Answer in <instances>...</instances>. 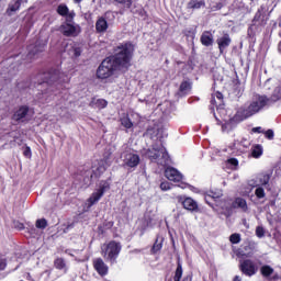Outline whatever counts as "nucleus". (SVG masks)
<instances>
[{"instance_id":"59","label":"nucleus","mask_w":281,"mask_h":281,"mask_svg":"<svg viewBox=\"0 0 281 281\" xmlns=\"http://www.w3.org/2000/svg\"><path fill=\"white\" fill-rule=\"evenodd\" d=\"M223 131H225V125H222Z\"/></svg>"},{"instance_id":"55","label":"nucleus","mask_w":281,"mask_h":281,"mask_svg":"<svg viewBox=\"0 0 281 281\" xmlns=\"http://www.w3.org/2000/svg\"><path fill=\"white\" fill-rule=\"evenodd\" d=\"M99 232H101L102 234H104V232L102 231V226L98 227Z\"/></svg>"},{"instance_id":"12","label":"nucleus","mask_w":281,"mask_h":281,"mask_svg":"<svg viewBox=\"0 0 281 281\" xmlns=\"http://www.w3.org/2000/svg\"><path fill=\"white\" fill-rule=\"evenodd\" d=\"M27 113H30V106L29 105H20L18 110L13 113L11 120L13 122H25V117H27Z\"/></svg>"},{"instance_id":"13","label":"nucleus","mask_w":281,"mask_h":281,"mask_svg":"<svg viewBox=\"0 0 281 281\" xmlns=\"http://www.w3.org/2000/svg\"><path fill=\"white\" fill-rule=\"evenodd\" d=\"M165 177L168 181H173L175 183H179L183 180L181 172L173 167H167L165 169Z\"/></svg>"},{"instance_id":"61","label":"nucleus","mask_w":281,"mask_h":281,"mask_svg":"<svg viewBox=\"0 0 281 281\" xmlns=\"http://www.w3.org/2000/svg\"><path fill=\"white\" fill-rule=\"evenodd\" d=\"M273 280H278V277H273Z\"/></svg>"},{"instance_id":"49","label":"nucleus","mask_w":281,"mask_h":281,"mask_svg":"<svg viewBox=\"0 0 281 281\" xmlns=\"http://www.w3.org/2000/svg\"><path fill=\"white\" fill-rule=\"evenodd\" d=\"M252 133H265V131H262V127H254Z\"/></svg>"},{"instance_id":"24","label":"nucleus","mask_w":281,"mask_h":281,"mask_svg":"<svg viewBox=\"0 0 281 281\" xmlns=\"http://www.w3.org/2000/svg\"><path fill=\"white\" fill-rule=\"evenodd\" d=\"M29 56L32 58V56H36V54H41L45 52V44H41V42H36L35 45L29 46Z\"/></svg>"},{"instance_id":"6","label":"nucleus","mask_w":281,"mask_h":281,"mask_svg":"<svg viewBox=\"0 0 281 281\" xmlns=\"http://www.w3.org/2000/svg\"><path fill=\"white\" fill-rule=\"evenodd\" d=\"M60 76H63V74L58 69H50L45 72H40L36 75L37 85H46L49 87L54 85V82H58V80H60Z\"/></svg>"},{"instance_id":"62","label":"nucleus","mask_w":281,"mask_h":281,"mask_svg":"<svg viewBox=\"0 0 281 281\" xmlns=\"http://www.w3.org/2000/svg\"><path fill=\"white\" fill-rule=\"evenodd\" d=\"M169 281H172V279H170Z\"/></svg>"},{"instance_id":"11","label":"nucleus","mask_w":281,"mask_h":281,"mask_svg":"<svg viewBox=\"0 0 281 281\" xmlns=\"http://www.w3.org/2000/svg\"><path fill=\"white\" fill-rule=\"evenodd\" d=\"M92 267L94 271H97L98 276L101 278H105V276H109V265L104 262V259L101 257L94 258L92 260Z\"/></svg>"},{"instance_id":"21","label":"nucleus","mask_w":281,"mask_h":281,"mask_svg":"<svg viewBox=\"0 0 281 281\" xmlns=\"http://www.w3.org/2000/svg\"><path fill=\"white\" fill-rule=\"evenodd\" d=\"M21 3H23V0H12L7 9L8 16H12L14 12H19L21 10Z\"/></svg>"},{"instance_id":"8","label":"nucleus","mask_w":281,"mask_h":281,"mask_svg":"<svg viewBox=\"0 0 281 281\" xmlns=\"http://www.w3.org/2000/svg\"><path fill=\"white\" fill-rule=\"evenodd\" d=\"M239 271L244 276L251 278V276L258 273V267H256V263L251 259H244L239 262Z\"/></svg>"},{"instance_id":"57","label":"nucleus","mask_w":281,"mask_h":281,"mask_svg":"<svg viewBox=\"0 0 281 281\" xmlns=\"http://www.w3.org/2000/svg\"><path fill=\"white\" fill-rule=\"evenodd\" d=\"M134 251H135L136 254H139V251H142V250H139V249H135Z\"/></svg>"},{"instance_id":"56","label":"nucleus","mask_w":281,"mask_h":281,"mask_svg":"<svg viewBox=\"0 0 281 281\" xmlns=\"http://www.w3.org/2000/svg\"><path fill=\"white\" fill-rule=\"evenodd\" d=\"M278 47H279V52H281V42H279Z\"/></svg>"},{"instance_id":"4","label":"nucleus","mask_w":281,"mask_h":281,"mask_svg":"<svg viewBox=\"0 0 281 281\" xmlns=\"http://www.w3.org/2000/svg\"><path fill=\"white\" fill-rule=\"evenodd\" d=\"M269 9L267 8V4H261L252 20H251V24L248 27V36L250 38H254V36H256V34H259L260 32H262V30H265V27L267 26V23L269 22V18L267 16V11Z\"/></svg>"},{"instance_id":"7","label":"nucleus","mask_w":281,"mask_h":281,"mask_svg":"<svg viewBox=\"0 0 281 281\" xmlns=\"http://www.w3.org/2000/svg\"><path fill=\"white\" fill-rule=\"evenodd\" d=\"M104 16H101L95 22V32L97 34H104V32H106V30H109V22H106V19H111L112 21L115 20V14L113 13V11H106L104 13Z\"/></svg>"},{"instance_id":"34","label":"nucleus","mask_w":281,"mask_h":281,"mask_svg":"<svg viewBox=\"0 0 281 281\" xmlns=\"http://www.w3.org/2000/svg\"><path fill=\"white\" fill-rule=\"evenodd\" d=\"M70 54H72L74 58H80L82 56V48L80 46H72Z\"/></svg>"},{"instance_id":"15","label":"nucleus","mask_w":281,"mask_h":281,"mask_svg":"<svg viewBox=\"0 0 281 281\" xmlns=\"http://www.w3.org/2000/svg\"><path fill=\"white\" fill-rule=\"evenodd\" d=\"M173 281H192V273L186 274L183 277V266L181 265V260L177 261Z\"/></svg>"},{"instance_id":"20","label":"nucleus","mask_w":281,"mask_h":281,"mask_svg":"<svg viewBox=\"0 0 281 281\" xmlns=\"http://www.w3.org/2000/svg\"><path fill=\"white\" fill-rule=\"evenodd\" d=\"M233 210H241V212H247L249 206L247 205V200L243 198H236L232 203Z\"/></svg>"},{"instance_id":"39","label":"nucleus","mask_w":281,"mask_h":281,"mask_svg":"<svg viewBox=\"0 0 281 281\" xmlns=\"http://www.w3.org/2000/svg\"><path fill=\"white\" fill-rule=\"evenodd\" d=\"M255 194H256L257 199H265V196H267V194L265 193V189L262 187H258L255 190Z\"/></svg>"},{"instance_id":"54","label":"nucleus","mask_w":281,"mask_h":281,"mask_svg":"<svg viewBox=\"0 0 281 281\" xmlns=\"http://www.w3.org/2000/svg\"><path fill=\"white\" fill-rule=\"evenodd\" d=\"M74 3H82V0H74Z\"/></svg>"},{"instance_id":"2","label":"nucleus","mask_w":281,"mask_h":281,"mask_svg":"<svg viewBox=\"0 0 281 281\" xmlns=\"http://www.w3.org/2000/svg\"><path fill=\"white\" fill-rule=\"evenodd\" d=\"M270 100L267 95L256 94L255 100L246 109L238 110L229 120V123L238 124L251 117V115H256V113H259L269 104Z\"/></svg>"},{"instance_id":"23","label":"nucleus","mask_w":281,"mask_h":281,"mask_svg":"<svg viewBox=\"0 0 281 281\" xmlns=\"http://www.w3.org/2000/svg\"><path fill=\"white\" fill-rule=\"evenodd\" d=\"M161 249H164V238L160 236H157L154 245L150 248L151 256H156V254H159Z\"/></svg>"},{"instance_id":"41","label":"nucleus","mask_w":281,"mask_h":281,"mask_svg":"<svg viewBox=\"0 0 281 281\" xmlns=\"http://www.w3.org/2000/svg\"><path fill=\"white\" fill-rule=\"evenodd\" d=\"M256 236H257V238H265V227L257 226L256 227Z\"/></svg>"},{"instance_id":"50","label":"nucleus","mask_w":281,"mask_h":281,"mask_svg":"<svg viewBox=\"0 0 281 281\" xmlns=\"http://www.w3.org/2000/svg\"><path fill=\"white\" fill-rule=\"evenodd\" d=\"M223 8V4L221 2L216 3L215 9L221 10Z\"/></svg>"},{"instance_id":"44","label":"nucleus","mask_w":281,"mask_h":281,"mask_svg":"<svg viewBox=\"0 0 281 281\" xmlns=\"http://www.w3.org/2000/svg\"><path fill=\"white\" fill-rule=\"evenodd\" d=\"M23 155H24V157H26L27 159H31V158H32V148H30V146H26V147L24 148Z\"/></svg>"},{"instance_id":"1","label":"nucleus","mask_w":281,"mask_h":281,"mask_svg":"<svg viewBox=\"0 0 281 281\" xmlns=\"http://www.w3.org/2000/svg\"><path fill=\"white\" fill-rule=\"evenodd\" d=\"M133 56H135V45L133 42H123L114 47V54L105 57L95 71L98 80H109L120 74L128 72L132 67Z\"/></svg>"},{"instance_id":"60","label":"nucleus","mask_w":281,"mask_h":281,"mask_svg":"<svg viewBox=\"0 0 281 281\" xmlns=\"http://www.w3.org/2000/svg\"><path fill=\"white\" fill-rule=\"evenodd\" d=\"M249 246H246L244 249H245V251H247V248H248Z\"/></svg>"},{"instance_id":"14","label":"nucleus","mask_w":281,"mask_h":281,"mask_svg":"<svg viewBox=\"0 0 281 281\" xmlns=\"http://www.w3.org/2000/svg\"><path fill=\"white\" fill-rule=\"evenodd\" d=\"M164 130L159 127L157 124H154L151 126H148L145 136L150 137L151 139H162L164 138Z\"/></svg>"},{"instance_id":"46","label":"nucleus","mask_w":281,"mask_h":281,"mask_svg":"<svg viewBox=\"0 0 281 281\" xmlns=\"http://www.w3.org/2000/svg\"><path fill=\"white\" fill-rule=\"evenodd\" d=\"M8 267V261L5 259H0V271H5Z\"/></svg>"},{"instance_id":"42","label":"nucleus","mask_w":281,"mask_h":281,"mask_svg":"<svg viewBox=\"0 0 281 281\" xmlns=\"http://www.w3.org/2000/svg\"><path fill=\"white\" fill-rule=\"evenodd\" d=\"M263 135H265L266 139H270V140L273 139V137H276L273 130L263 131Z\"/></svg>"},{"instance_id":"19","label":"nucleus","mask_w":281,"mask_h":281,"mask_svg":"<svg viewBox=\"0 0 281 281\" xmlns=\"http://www.w3.org/2000/svg\"><path fill=\"white\" fill-rule=\"evenodd\" d=\"M200 42L204 47H212V45H214L212 31H204L200 37Z\"/></svg>"},{"instance_id":"10","label":"nucleus","mask_w":281,"mask_h":281,"mask_svg":"<svg viewBox=\"0 0 281 281\" xmlns=\"http://www.w3.org/2000/svg\"><path fill=\"white\" fill-rule=\"evenodd\" d=\"M178 202H180L182 207L188 212H199V203L190 196L179 195Z\"/></svg>"},{"instance_id":"29","label":"nucleus","mask_w":281,"mask_h":281,"mask_svg":"<svg viewBox=\"0 0 281 281\" xmlns=\"http://www.w3.org/2000/svg\"><path fill=\"white\" fill-rule=\"evenodd\" d=\"M273 268L269 265H265L260 268V273L263 278H270V276H273Z\"/></svg>"},{"instance_id":"5","label":"nucleus","mask_w":281,"mask_h":281,"mask_svg":"<svg viewBox=\"0 0 281 281\" xmlns=\"http://www.w3.org/2000/svg\"><path fill=\"white\" fill-rule=\"evenodd\" d=\"M120 254H122V243L117 240H110L101 248L102 258L111 266L117 265V258H120Z\"/></svg>"},{"instance_id":"38","label":"nucleus","mask_w":281,"mask_h":281,"mask_svg":"<svg viewBox=\"0 0 281 281\" xmlns=\"http://www.w3.org/2000/svg\"><path fill=\"white\" fill-rule=\"evenodd\" d=\"M207 196H210L211 199H214V201H216V199H221L223 196V192L221 191H209Z\"/></svg>"},{"instance_id":"40","label":"nucleus","mask_w":281,"mask_h":281,"mask_svg":"<svg viewBox=\"0 0 281 281\" xmlns=\"http://www.w3.org/2000/svg\"><path fill=\"white\" fill-rule=\"evenodd\" d=\"M269 181H271V176H269V175H263L259 179V182H260L261 186H269Z\"/></svg>"},{"instance_id":"52","label":"nucleus","mask_w":281,"mask_h":281,"mask_svg":"<svg viewBox=\"0 0 281 281\" xmlns=\"http://www.w3.org/2000/svg\"><path fill=\"white\" fill-rule=\"evenodd\" d=\"M211 104H216V99L212 97Z\"/></svg>"},{"instance_id":"9","label":"nucleus","mask_w":281,"mask_h":281,"mask_svg":"<svg viewBox=\"0 0 281 281\" xmlns=\"http://www.w3.org/2000/svg\"><path fill=\"white\" fill-rule=\"evenodd\" d=\"M59 31L63 36L76 38L80 34V26H76L71 22H66L59 26Z\"/></svg>"},{"instance_id":"51","label":"nucleus","mask_w":281,"mask_h":281,"mask_svg":"<svg viewBox=\"0 0 281 281\" xmlns=\"http://www.w3.org/2000/svg\"><path fill=\"white\" fill-rule=\"evenodd\" d=\"M233 281H241V279H240L239 276H235V277L233 278Z\"/></svg>"},{"instance_id":"3","label":"nucleus","mask_w":281,"mask_h":281,"mask_svg":"<svg viewBox=\"0 0 281 281\" xmlns=\"http://www.w3.org/2000/svg\"><path fill=\"white\" fill-rule=\"evenodd\" d=\"M143 157L149 159L151 164H158V166H168V161H170V155H168V150L164 144H153L151 148L144 150Z\"/></svg>"},{"instance_id":"48","label":"nucleus","mask_w":281,"mask_h":281,"mask_svg":"<svg viewBox=\"0 0 281 281\" xmlns=\"http://www.w3.org/2000/svg\"><path fill=\"white\" fill-rule=\"evenodd\" d=\"M228 162L231 164V166H238V159L236 158L228 159Z\"/></svg>"},{"instance_id":"27","label":"nucleus","mask_w":281,"mask_h":281,"mask_svg":"<svg viewBox=\"0 0 281 281\" xmlns=\"http://www.w3.org/2000/svg\"><path fill=\"white\" fill-rule=\"evenodd\" d=\"M262 153H263L262 145L260 144L252 145L251 157L254 159H260V157H262Z\"/></svg>"},{"instance_id":"28","label":"nucleus","mask_w":281,"mask_h":281,"mask_svg":"<svg viewBox=\"0 0 281 281\" xmlns=\"http://www.w3.org/2000/svg\"><path fill=\"white\" fill-rule=\"evenodd\" d=\"M102 196H104V195L97 190L88 199L89 205H95V203H98V201H100V199H102Z\"/></svg>"},{"instance_id":"22","label":"nucleus","mask_w":281,"mask_h":281,"mask_svg":"<svg viewBox=\"0 0 281 281\" xmlns=\"http://www.w3.org/2000/svg\"><path fill=\"white\" fill-rule=\"evenodd\" d=\"M154 221H155V218L153 217V215L150 213H145L142 218V224H140V228L143 229V232H146V229H148V227H153Z\"/></svg>"},{"instance_id":"43","label":"nucleus","mask_w":281,"mask_h":281,"mask_svg":"<svg viewBox=\"0 0 281 281\" xmlns=\"http://www.w3.org/2000/svg\"><path fill=\"white\" fill-rule=\"evenodd\" d=\"M65 16H66V23H71V21H74V19L76 18V12L68 11V14H66Z\"/></svg>"},{"instance_id":"37","label":"nucleus","mask_w":281,"mask_h":281,"mask_svg":"<svg viewBox=\"0 0 281 281\" xmlns=\"http://www.w3.org/2000/svg\"><path fill=\"white\" fill-rule=\"evenodd\" d=\"M115 1L121 5H124V8H127V10H131V8L133 7V0H115Z\"/></svg>"},{"instance_id":"18","label":"nucleus","mask_w":281,"mask_h":281,"mask_svg":"<svg viewBox=\"0 0 281 281\" xmlns=\"http://www.w3.org/2000/svg\"><path fill=\"white\" fill-rule=\"evenodd\" d=\"M139 155L137 154H127L124 159V164L127 168H137L139 166Z\"/></svg>"},{"instance_id":"33","label":"nucleus","mask_w":281,"mask_h":281,"mask_svg":"<svg viewBox=\"0 0 281 281\" xmlns=\"http://www.w3.org/2000/svg\"><path fill=\"white\" fill-rule=\"evenodd\" d=\"M121 124L124 128H133V121H131L128 115L121 117Z\"/></svg>"},{"instance_id":"31","label":"nucleus","mask_w":281,"mask_h":281,"mask_svg":"<svg viewBox=\"0 0 281 281\" xmlns=\"http://www.w3.org/2000/svg\"><path fill=\"white\" fill-rule=\"evenodd\" d=\"M92 105H94L95 109H106V106H109V102L104 99H98L92 101Z\"/></svg>"},{"instance_id":"35","label":"nucleus","mask_w":281,"mask_h":281,"mask_svg":"<svg viewBox=\"0 0 281 281\" xmlns=\"http://www.w3.org/2000/svg\"><path fill=\"white\" fill-rule=\"evenodd\" d=\"M35 227L37 229H45L47 227V220H45V218L36 220Z\"/></svg>"},{"instance_id":"17","label":"nucleus","mask_w":281,"mask_h":281,"mask_svg":"<svg viewBox=\"0 0 281 281\" xmlns=\"http://www.w3.org/2000/svg\"><path fill=\"white\" fill-rule=\"evenodd\" d=\"M178 93L181 98L190 95V93H192V81L190 79L182 80L178 89Z\"/></svg>"},{"instance_id":"32","label":"nucleus","mask_w":281,"mask_h":281,"mask_svg":"<svg viewBox=\"0 0 281 281\" xmlns=\"http://www.w3.org/2000/svg\"><path fill=\"white\" fill-rule=\"evenodd\" d=\"M56 12L59 16H67V14H69V7H67V4H59Z\"/></svg>"},{"instance_id":"45","label":"nucleus","mask_w":281,"mask_h":281,"mask_svg":"<svg viewBox=\"0 0 281 281\" xmlns=\"http://www.w3.org/2000/svg\"><path fill=\"white\" fill-rule=\"evenodd\" d=\"M160 190H164V192L170 190V182H168V181L161 182Z\"/></svg>"},{"instance_id":"58","label":"nucleus","mask_w":281,"mask_h":281,"mask_svg":"<svg viewBox=\"0 0 281 281\" xmlns=\"http://www.w3.org/2000/svg\"><path fill=\"white\" fill-rule=\"evenodd\" d=\"M109 225H110V227H113V222H110Z\"/></svg>"},{"instance_id":"53","label":"nucleus","mask_w":281,"mask_h":281,"mask_svg":"<svg viewBox=\"0 0 281 281\" xmlns=\"http://www.w3.org/2000/svg\"><path fill=\"white\" fill-rule=\"evenodd\" d=\"M19 229H25V225H23V223H21V224L19 225Z\"/></svg>"},{"instance_id":"25","label":"nucleus","mask_w":281,"mask_h":281,"mask_svg":"<svg viewBox=\"0 0 281 281\" xmlns=\"http://www.w3.org/2000/svg\"><path fill=\"white\" fill-rule=\"evenodd\" d=\"M205 8V0H190L187 3V10H201Z\"/></svg>"},{"instance_id":"47","label":"nucleus","mask_w":281,"mask_h":281,"mask_svg":"<svg viewBox=\"0 0 281 281\" xmlns=\"http://www.w3.org/2000/svg\"><path fill=\"white\" fill-rule=\"evenodd\" d=\"M215 98L220 100V102H223V93L221 91L215 92Z\"/></svg>"},{"instance_id":"26","label":"nucleus","mask_w":281,"mask_h":281,"mask_svg":"<svg viewBox=\"0 0 281 281\" xmlns=\"http://www.w3.org/2000/svg\"><path fill=\"white\" fill-rule=\"evenodd\" d=\"M54 267L58 271H65V273H67V262H65L64 258H60V257L56 258L54 260Z\"/></svg>"},{"instance_id":"36","label":"nucleus","mask_w":281,"mask_h":281,"mask_svg":"<svg viewBox=\"0 0 281 281\" xmlns=\"http://www.w3.org/2000/svg\"><path fill=\"white\" fill-rule=\"evenodd\" d=\"M241 238H240V234L238 233H234L229 236V241L232 243V245H238V243H240Z\"/></svg>"},{"instance_id":"30","label":"nucleus","mask_w":281,"mask_h":281,"mask_svg":"<svg viewBox=\"0 0 281 281\" xmlns=\"http://www.w3.org/2000/svg\"><path fill=\"white\" fill-rule=\"evenodd\" d=\"M97 190L104 195V192H109V190H111V182L109 180H102L99 183V189Z\"/></svg>"},{"instance_id":"16","label":"nucleus","mask_w":281,"mask_h":281,"mask_svg":"<svg viewBox=\"0 0 281 281\" xmlns=\"http://www.w3.org/2000/svg\"><path fill=\"white\" fill-rule=\"evenodd\" d=\"M217 47L220 49V54H225V49L232 45V37L228 33H225L222 37L216 40Z\"/></svg>"}]
</instances>
